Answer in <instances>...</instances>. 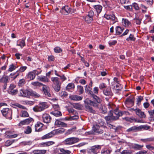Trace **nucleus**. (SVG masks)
<instances>
[{"mask_svg":"<svg viewBox=\"0 0 154 154\" xmlns=\"http://www.w3.org/2000/svg\"><path fill=\"white\" fill-rule=\"evenodd\" d=\"M68 110L69 113H72V115H78V113L76 111L72 108H69Z\"/></svg>","mask_w":154,"mask_h":154,"instance_id":"37998d69","label":"nucleus"},{"mask_svg":"<svg viewBox=\"0 0 154 154\" xmlns=\"http://www.w3.org/2000/svg\"><path fill=\"white\" fill-rule=\"evenodd\" d=\"M101 146L100 145H95L90 147L88 149V152L89 154H97L99 152L101 149Z\"/></svg>","mask_w":154,"mask_h":154,"instance_id":"423d86ee","label":"nucleus"},{"mask_svg":"<svg viewBox=\"0 0 154 154\" xmlns=\"http://www.w3.org/2000/svg\"><path fill=\"white\" fill-rule=\"evenodd\" d=\"M122 25L125 27H128L131 26V22L126 18H122Z\"/></svg>","mask_w":154,"mask_h":154,"instance_id":"6ab92c4d","label":"nucleus"},{"mask_svg":"<svg viewBox=\"0 0 154 154\" xmlns=\"http://www.w3.org/2000/svg\"><path fill=\"white\" fill-rule=\"evenodd\" d=\"M54 52L56 53H59L62 51V50L60 47H57L54 49Z\"/></svg>","mask_w":154,"mask_h":154,"instance_id":"864d4df0","label":"nucleus"},{"mask_svg":"<svg viewBox=\"0 0 154 154\" xmlns=\"http://www.w3.org/2000/svg\"><path fill=\"white\" fill-rule=\"evenodd\" d=\"M43 125L42 123L40 122H38L35 126V131L38 132L41 131L42 130V128Z\"/></svg>","mask_w":154,"mask_h":154,"instance_id":"dca6fc26","label":"nucleus"},{"mask_svg":"<svg viewBox=\"0 0 154 154\" xmlns=\"http://www.w3.org/2000/svg\"><path fill=\"white\" fill-rule=\"evenodd\" d=\"M98 125L96 124L93 126V130L95 133L101 134L103 133V130Z\"/></svg>","mask_w":154,"mask_h":154,"instance_id":"ddd939ff","label":"nucleus"},{"mask_svg":"<svg viewBox=\"0 0 154 154\" xmlns=\"http://www.w3.org/2000/svg\"><path fill=\"white\" fill-rule=\"evenodd\" d=\"M78 91L80 93L79 94H82L83 92V88L82 86L80 85H78L77 86Z\"/></svg>","mask_w":154,"mask_h":154,"instance_id":"09e8293b","label":"nucleus"},{"mask_svg":"<svg viewBox=\"0 0 154 154\" xmlns=\"http://www.w3.org/2000/svg\"><path fill=\"white\" fill-rule=\"evenodd\" d=\"M17 45L20 47L22 48L26 45L24 40L23 39H19L17 42Z\"/></svg>","mask_w":154,"mask_h":154,"instance_id":"412c9836","label":"nucleus"},{"mask_svg":"<svg viewBox=\"0 0 154 154\" xmlns=\"http://www.w3.org/2000/svg\"><path fill=\"white\" fill-rule=\"evenodd\" d=\"M65 131V129L63 128L54 130L43 136L42 137V139H45L50 138L54 135L62 134Z\"/></svg>","mask_w":154,"mask_h":154,"instance_id":"f03ea898","label":"nucleus"},{"mask_svg":"<svg viewBox=\"0 0 154 154\" xmlns=\"http://www.w3.org/2000/svg\"><path fill=\"white\" fill-rule=\"evenodd\" d=\"M140 8L142 9V12H145L146 11V9H147V7L143 4H141L140 5Z\"/></svg>","mask_w":154,"mask_h":154,"instance_id":"13d9d810","label":"nucleus"},{"mask_svg":"<svg viewBox=\"0 0 154 154\" xmlns=\"http://www.w3.org/2000/svg\"><path fill=\"white\" fill-rule=\"evenodd\" d=\"M148 112L151 117L154 116V109L149 110L148 111Z\"/></svg>","mask_w":154,"mask_h":154,"instance_id":"338daca9","label":"nucleus"},{"mask_svg":"<svg viewBox=\"0 0 154 154\" xmlns=\"http://www.w3.org/2000/svg\"><path fill=\"white\" fill-rule=\"evenodd\" d=\"M33 121V119L31 118H29L26 119L21 121L19 123V126L29 124L31 122Z\"/></svg>","mask_w":154,"mask_h":154,"instance_id":"4468645a","label":"nucleus"},{"mask_svg":"<svg viewBox=\"0 0 154 154\" xmlns=\"http://www.w3.org/2000/svg\"><path fill=\"white\" fill-rule=\"evenodd\" d=\"M55 143L53 141H49L45 142V146H51L52 145L54 144Z\"/></svg>","mask_w":154,"mask_h":154,"instance_id":"4d7b16f0","label":"nucleus"},{"mask_svg":"<svg viewBox=\"0 0 154 154\" xmlns=\"http://www.w3.org/2000/svg\"><path fill=\"white\" fill-rule=\"evenodd\" d=\"M87 85L85 86V90L86 92L89 91V94L91 97L93 98L94 100L96 102L91 100H88L85 101V108L86 111L92 113H95V111L93 109V108L91 106H92L94 107H98L99 103H100L101 102V100L97 96L95 95L94 92L91 91H89L87 88Z\"/></svg>","mask_w":154,"mask_h":154,"instance_id":"f257e3e1","label":"nucleus"},{"mask_svg":"<svg viewBox=\"0 0 154 154\" xmlns=\"http://www.w3.org/2000/svg\"><path fill=\"white\" fill-rule=\"evenodd\" d=\"M75 88L74 84L72 83H69L66 88V91H69L71 89H73Z\"/></svg>","mask_w":154,"mask_h":154,"instance_id":"2f4dec72","label":"nucleus"},{"mask_svg":"<svg viewBox=\"0 0 154 154\" xmlns=\"http://www.w3.org/2000/svg\"><path fill=\"white\" fill-rule=\"evenodd\" d=\"M83 19L87 23H91L93 20V18L87 15L85 17H83Z\"/></svg>","mask_w":154,"mask_h":154,"instance_id":"c9c22d12","label":"nucleus"},{"mask_svg":"<svg viewBox=\"0 0 154 154\" xmlns=\"http://www.w3.org/2000/svg\"><path fill=\"white\" fill-rule=\"evenodd\" d=\"M3 115L8 119H12V110L8 108L3 109L1 110Z\"/></svg>","mask_w":154,"mask_h":154,"instance_id":"1a4fd4ad","label":"nucleus"},{"mask_svg":"<svg viewBox=\"0 0 154 154\" xmlns=\"http://www.w3.org/2000/svg\"><path fill=\"white\" fill-rule=\"evenodd\" d=\"M58 150H60V152L59 154H70L71 152L69 150H65L63 148H59Z\"/></svg>","mask_w":154,"mask_h":154,"instance_id":"bb28decb","label":"nucleus"},{"mask_svg":"<svg viewBox=\"0 0 154 154\" xmlns=\"http://www.w3.org/2000/svg\"><path fill=\"white\" fill-rule=\"evenodd\" d=\"M69 98L73 100L79 101L82 99V97L77 95H72L69 96Z\"/></svg>","mask_w":154,"mask_h":154,"instance_id":"4be33fe9","label":"nucleus"},{"mask_svg":"<svg viewBox=\"0 0 154 154\" xmlns=\"http://www.w3.org/2000/svg\"><path fill=\"white\" fill-rule=\"evenodd\" d=\"M58 76L60 77V79L62 82L64 81L67 79L66 78L64 74L59 75Z\"/></svg>","mask_w":154,"mask_h":154,"instance_id":"5fc2aeb1","label":"nucleus"},{"mask_svg":"<svg viewBox=\"0 0 154 154\" xmlns=\"http://www.w3.org/2000/svg\"><path fill=\"white\" fill-rule=\"evenodd\" d=\"M32 132L31 127L29 126H27L24 131V133L26 134H29L31 133Z\"/></svg>","mask_w":154,"mask_h":154,"instance_id":"7c9ffc66","label":"nucleus"},{"mask_svg":"<svg viewBox=\"0 0 154 154\" xmlns=\"http://www.w3.org/2000/svg\"><path fill=\"white\" fill-rule=\"evenodd\" d=\"M125 103L126 105H130V106H133L134 104V101L132 99L128 98L126 100Z\"/></svg>","mask_w":154,"mask_h":154,"instance_id":"e433bc0d","label":"nucleus"},{"mask_svg":"<svg viewBox=\"0 0 154 154\" xmlns=\"http://www.w3.org/2000/svg\"><path fill=\"white\" fill-rule=\"evenodd\" d=\"M103 92L104 94L106 96H112L113 95L112 93L111 88L108 87L105 90L103 91Z\"/></svg>","mask_w":154,"mask_h":154,"instance_id":"a211bd4d","label":"nucleus"},{"mask_svg":"<svg viewBox=\"0 0 154 154\" xmlns=\"http://www.w3.org/2000/svg\"><path fill=\"white\" fill-rule=\"evenodd\" d=\"M104 17L107 20H112L113 21L115 20L116 19L115 16L113 14L109 15L106 14H104Z\"/></svg>","mask_w":154,"mask_h":154,"instance_id":"a878e982","label":"nucleus"},{"mask_svg":"<svg viewBox=\"0 0 154 154\" xmlns=\"http://www.w3.org/2000/svg\"><path fill=\"white\" fill-rule=\"evenodd\" d=\"M38 79L41 81L44 82H49V79L43 75L38 76L37 77Z\"/></svg>","mask_w":154,"mask_h":154,"instance_id":"5701e85b","label":"nucleus"},{"mask_svg":"<svg viewBox=\"0 0 154 154\" xmlns=\"http://www.w3.org/2000/svg\"><path fill=\"white\" fill-rule=\"evenodd\" d=\"M143 100V97L141 96H139L137 99V104L138 105H139L140 104V103L142 100Z\"/></svg>","mask_w":154,"mask_h":154,"instance_id":"8fccbe9b","label":"nucleus"},{"mask_svg":"<svg viewBox=\"0 0 154 154\" xmlns=\"http://www.w3.org/2000/svg\"><path fill=\"white\" fill-rule=\"evenodd\" d=\"M51 80L53 82L52 86L56 92H59L60 89L61 84L59 79L57 77H52Z\"/></svg>","mask_w":154,"mask_h":154,"instance_id":"7ed1b4c3","label":"nucleus"},{"mask_svg":"<svg viewBox=\"0 0 154 154\" xmlns=\"http://www.w3.org/2000/svg\"><path fill=\"white\" fill-rule=\"evenodd\" d=\"M62 10L63 11H66L67 13H69L70 12V8L68 6H66L62 8Z\"/></svg>","mask_w":154,"mask_h":154,"instance_id":"c03bdc74","label":"nucleus"},{"mask_svg":"<svg viewBox=\"0 0 154 154\" xmlns=\"http://www.w3.org/2000/svg\"><path fill=\"white\" fill-rule=\"evenodd\" d=\"M132 5V8L133 7L136 10H138L139 9L138 5L136 3H134Z\"/></svg>","mask_w":154,"mask_h":154,"instance_id":"052dcab7","label":"nucleus"},{"mask_svg":"<svg viewBox=\"0 0 154 154\" xmlns=\"http://www.w3.org/2000/svg\"><path fill=\"white\" fill-rule=\"evenodd\" d=\"M16 86L13 84H11L8 90V93L12 95H15L16 94L17 92V90L15 88Z\"/></svg>","mask_w":154,"mask_h":154,"instance_id":"9b49d317","label":"nucleus"},{"mask_svg":"<svg viewBox=\"0 0 154 154\" xmlns=\"http://www.w3.org/2000/svg\"><path fill=\"white\" fill-rule=\"evenodd\" d=\"M114 113L116 116H118V118L120 116H122V111H119V110L117 109H115L114 110Z\"/></svg>","mask_w":154,"mask_h":154,"instance_id":"ea45409f","label":"nucleus"},{"mask_svg":"<svg viewBox=\"0 0 154 154\" xmlns=\"http://www.w3.org/2000/svg\"><path fill=\"white\" fill-rule=\"evenodd\" d=\"M13 105L14 108H18L22 109H26V107H25L22 106L18 103H14L13 104Z\"/></svg>","mask_w":154,"mask_h":154,"instance_id":"58836bf2","label":"nucleus"},{"mask_svg":"<svg viewBox=\"0 0 154 154\" xmlns=\"http://www.w3.org/2000/svg\"><path fill=\"white\" fill-rule=\"evenodd\" d=\"M124 30V28H122L119 26H117L116 27V33L117 35H120L123 31Z\"/></svg>","mask_w":154,"mask_h":154,"instance_id":"cd10ccee","label":"nucleus"},{"mask_svg":"<svg viewBox=\"0 0 154 154\" xmlns=\"http://www.w3.org/2000/svg\"><path fill=\"white\" fill-rule=\"evenodd\" d=\"M104 119L107 122H110L117 120L118 119V117L113 116L112 110L111 109L109 111L108 115L105 116Z\"/></svg>","mask_w":154,"mask_h":154,"instance_id":"6e6552de","label":"nucleus"},{"mask_svg":"<svg viewBox=\"0 0 154 154\" xmlns=\"http://www.w3.org/2000/svg\"><path fill=\"white\" fill-rule=\"evenodd\" d=\"M94 8L95 9L97 13L99 14L102 11V7L100 5H94Z\"/></svg>","mask_w":154,"mask_h":154,"instance_id":"473e14b6","label":"nucleus"},{"mask_svg":"<svg viewBox=\"0 0 154 154\" xmlns=\"http://www.w3.org/2000/svg\"><path fill=\"white\" fill-rule=\"evenodd\" d=\"M36 151L37 154H45L47 152L46 150L45 149H37Z\"/></svg>","mask_w":154,"mask_h":154,"instance_id":"3c124183","label":"nucleus"},{"mask_svg":"<svg viewBox=\"0 0 154 154\" xmlns=\"http://www.w3.org/2000/svg\"><path fill=\"white\" fill-rule=\"evenodd\" d=\"M140 140L144 143L153 142L154 141V137H150L146 139H141Z\"/></svg>","mask_w":154,"mask_h":154,"instance_id":"c85d7f7f","label":"nucleus"},{"mask_svg":"<svg viewBox=\"0 0 154 154\" xmlns=\"http://www.w3.org/2000/svg\"><path fill=\"white\" fill-rule=\"evenodd\" d=\"M26 83L25 80L24 79H20L18 83V85L19 86H22L24 85Z\"/></svg>","mask_w":154,"mask_h":154,"instance_id":"49530a36","label":"nucleus"},{"mask_svg":"<svg viewBox=\"0 0 154 154\" xmlns=\"http://www.w3.org/2000/svg\"><path fill=\"white\" fill-rule=\"evenodd\" d=\"M8 77L7 76L3 77L0 79V83H4L5 84L7 83L8 82Z\"/></svg>","mask_w":154,"mask_h":154,"instance_id":"72a5a7b5","label":"nucleus"},{"mask_svg":"<svg viewBox=\"0 0 154 154\" xmlns=\"http://www.w3.org/2000/svg\"><path fill=\"white\" fill-rule=\"evenodd\" d=\"M79 139L78 138L75 137H71L65 139L63 141L65 145H71L79 142Z\"/></svg>","mask_w":154,"mask_h":154,"instance_id":"0eeeda50","label":"nucleus"},{"mask_svg":"<svg viewBox=\"0 0 154 154\" xmlns=\"http://www.w3.org/2000/svg\"><path fill=\"white\" fill-rule=\"evenodd\" d=\"M124 7L125 9L129 11L132 10V5L124 6Z\"/></svg>","mask_w":154,"mask_h":154,"instance_id":"e2e57ef3","label":"nucleus"},{"mask_svg":"<svg viewBox=\"0 0 154 154\" xmlns=\"http://www.w3.org/2000/svg\"><path fill=\"white\" fill-rule=\"evenodd\" d=\"M143 145H140L137 144H134L133 146L134 149L137 150H140L143 147Z\"/></svg>","mask_w":154,"mask_h":154,"instance_id":"a19ab883","label":"nucleus"},{"mask_svg":"<svg viewBox=\"0 0 154 154\" xmlns=\"http://www.w3.org/2000/svg\"><path fill=\"white\" fill-rule=\"evenodd\" d=\"M126 40L127 41L129 40L134 41L135 40V38H134L133 35L130 34L129 37L127 38Z\"/></svg>","mask_w":154,"mask_h":154,"instance_id":"de8ad7c7","label":"nucleus"},{"mask_svg":"<svg viewBox=\"0 0 154 154\" xmlns=\"http://www.w3.org/2000/svg\"><path fill=\"white\" fill-rule=\"evenodd\" d=\"M20 116L21 117H28L29 114L27 111L22 110L21 112Z\"/></svg>","mask_w":154,"mask_h":154,"instance_id":"4c0bfd02","label":"nucleus"},{"mask_svg":"<svg viewBox=\"0 0 154 154\" xmlns=\"http://www.w3.org/2000/svg\"><path fill=\"white\" fill-rule=\"evenodd\" d=\"M137 131H139L138 127H137L135 126H134L130 127L129 128L127 129L126 131V132L129 133Z\"/></svg>","mask_w":154,"mask_h":154,"instance_id":"b1692460","label":"nucleus"},{"mask_svg":"<svg viewBox=\"0 0 154 154\" xmlns=\"http://www.w3.org/2000/svg\"><path fill=\"white\" fill-rule=\"evenodd\" d=\"M16 68V67L13 64H11L9 66V67L8 69V71L11 72L14 70Z\"/></svg>","mask_w":154,"mask_h":154,"instance_id":"a18cd8bd","label":"nucleus"},{"mask_svg":"<svg viewBox=\"0 0 154 154\" xmlns=\"http://www.w3.org/2000/svg\"><path fill=\"white\" fill-rule=\"evenodd\" d=\"M53 107L55 111H58L60 109L59 106L58 104H54L53 105Z\"/></svg>","mask_w":154,"mask_h":154,"instance_id":"6e6d98bb","label":"nucleus"},{"mask_svg":"<svg viewBox=\"0 0 154 154\" xmlns=\"http://www.w3.org/2000/svg\"><path fill=\"white\" fill-rule=\"evenodd\" d=\"M131 152L130 150H124L121 152V154H131Z\"/></svg>","mask_w":154,"mask_h":154,"instance_id":"bf43d9fd","label":"nucleus"},{"mask_svg":"<svg viewBox=\"0 0 154 154\" xmlns=\"http://www.w3.org/2000/svg\"><path fill=\"white\" fill-rule=\"evenodd\" d=\"M48 106H49L46 102H41L38 105L34 107L33 108V110L34 112H41L48 108Z\"/></svg>","mask_w":154,"mask_h":154,"instance_id":"39448f33","label":"nucleus"},{"mask_svg":"<svg viewBox=\"0 0 154 154\" xmlns=\"http://www.w3.org/2000/svg\"><path fill=\"white\" fill-rule=\"evenodd\" d=\"M73 106L74 108L80 110L82 109V105L79 103L74 104L73 105Z\"/></svg>","mask_w":154,"mask_h":154,"instance_id":"79ce46f5","label":"nucleus"},{"mask_svg":"<svg viewBox=\"0 0 154 154\" xmlns=\"http://www.w3.org/2000/svg\"><path fill=\"white\" fill-rule=\"evenodd\" d=\"M27 68L26 66H23L20 67L18 70L21 72H23Z\"/></svg>","mask_w":154,"mask_h":154,"instance_id":"69168bd1","label":"nucleus"},{"mask_svg":"<svg viewBox=\"0 0 154 154\" xmlns=\"http://www.w3.org/2000/svg\"><path fill=\"white\" fill-rule=\"evenodd\" d=\"M111 151L109 150H106L105 151L104 150H102L101 152L102 154H110Z\"/></svg>","mask_w":154,"mask_h":154,"instance_id":"0e129e2a","label":"nucleus"},{"mask_svg":"<svg viewBox=\"0 0 154 154\" xmlns=\"http://www.w3.org/2000/svg\"><path fill=\"white\" fill-rule=\"evenodd\" d=\"M31 84L35 86L43 85L42 90L45 95L47 97H51V94L48 90V87L46 85H43L38 82H31Z\"/></svg>","mask_w":154,"mask_h":154,"instance_id":"20e7f679","label":"nucleus"},{"mask_svg":"<svg viewBox=\"0 0 154 154\" xmlns=\"http://www.w3.org/2000/svg\"><path fill=\"white\" fill-rule=\"evenodd\" d=\"M106 84L104 83H101L99 86V88L100 89H102L104 88H106Z\"/></svg>","mask_w":154,"mask_h":154,"instance_id":"774afa93","label":"nucleus"},{"mask_svg":"<svg viewBox=\"0 0 154 154\" xmlns=\"http://www.w3.org/2000/svg\"><path fill=\"white\" fill-rule=\"evenodd\" d=\"M43 122L45 123H50L51 120V118L50 115L47 113H43L42 115Z\"/></svg>","mask_w":154,"mask_h":154,"instance_id":"9d476101","label":"nucleus"},{"mask_svg":"<svg viewBox=\"0 0 154 154\" xmlns=\"http://www.w3.org/2000/svg\"><path fill=\"white\" fill-rule=\"evenodd\" d=\"M55 125L58 126L59 127H66L67 124L65 123L61 122L60 120L57 119L55 122Z\"/></svg>","mask_w":154,"mask_h":154,"instance_id":"aec40b11","label":"nucleus"},{"mask_svg":"<svg viewBox=\"0 0 154 154\" xmlns=\"http://www.w3.org/2000/svg\"><path fill=\"white\" fill-rule=\"evenodd\" d=\"M134 111L136 114L138 115L141 118H145L146 115L144 114L143 112H142L141 110L139 109H132Z\"/></svg>","mask_w":154,"mask_h":154,"instance_id":"2eb2a0df","label":"nucleus"},{"mask_svg":"<svg viewBox=\"0 0 154 154\" xmlns=\"http://www.w3.org/2000/svg\"><path fill=\"white\" fill-rule=\"evenodd\" d=\"M146 147L149 150H152L154 149V147L151 146L150 144L146 145Z\"/></svg>","mask_w":154,"mask_h":154,"instance_id":"680f3d73","label":"nucleus"},{"mask_svg":"<svg viewBox=\"0 0 154 154\" xmlns=\"http://www.w3.org/2000/svg\"><path fill=\"white\" fill-rule=\"evenodd\" d=\"M33 72H34L35 75H38L40 74L42 72V70L40 69H38L36 70H34L32 71Z\"/></svg>","mask_w":154,"mask_h":154,"instance_id":"603ef678","label":"nucleus"},{"mask_svg":"<svg viewBox=\"0 0 154 154\" xmlns=\"http://www.w3.org/2000/svg\"><path fill=\"white\" fill-rule=\"evenodd\" d=\"M50 113L56 117H59L62 116L61 112L59 110L52 111Z\"/></svg>","mask_w":154,"mask_h":154,"instance_id":"f704fd0d","label":"nucleus"},{"mask_svg":"<svg viewBox=\"0 0 154 154\" xmlns=\"http://www.w3.org/2000/svg\"><path fill=\"white\" fill-rule=\"evenodd\" d=\"M150 127L147 125H142L138 127L139 131L142 130H147L150 128Z\"/></svg>","mask_w":154,"mask_h":154,"instance_id":"393cba45","label":"nucleus"},{"mask_svg":"<svg viewBox=\"0 0 154 154\" xmlns=\"http://www.w3.org/2000/svg\"><path fill=\"white\" fill-rule=\"evenodd\" d=\"M32 94V91L27 90L21 89L20 91V95L23 97H29L31 96Z\"/></svg>","mask_w":154,"mask_h":154,"instance_id":"f8f14e48","label":"nucleus"},{"mask_svg":"<svg viewBox=\"0 0 154 154\" xmlns=\"http://www.w3.org/2000/svg\"><path fill=\"white\" fill-rule=\"evenodd\" d=\"M35 75L33 71L29 72L26 76V79L29 80H33L35 78Z\"/></svg>","mask_w":154,"mask_h":154,"instance_id":"f3484780","label":"nucleus"},{"mask_svg":"<svg viewBox=\"0 0 154 154\" xmlns=\"http://www.w3.org/2000/svg\"><path fill=\"white\" fill-rule=\"evenodd\" d=\"M74 115V116H72L71 115L70 117L68 118L66 117L65 119L66 120H76L79 118V116H78V115Z\"/></svg>","mask_w":154,"mask_h":154,"instance_id":"c756f323","label":"nucleus"}]
</instances>
